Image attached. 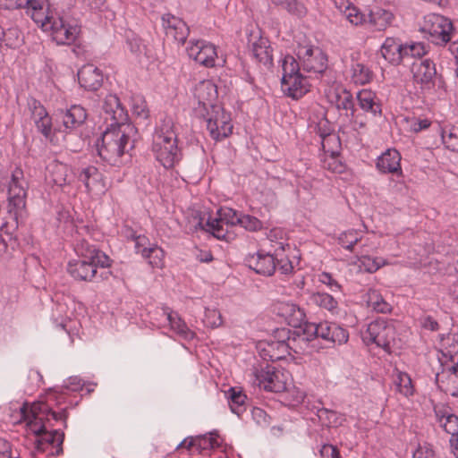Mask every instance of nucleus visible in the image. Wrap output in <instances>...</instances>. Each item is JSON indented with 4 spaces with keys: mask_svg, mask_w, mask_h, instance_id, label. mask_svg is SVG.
<instances>
[{
    "mask_svg": "<svg viewBox=\"0 0 458 458\" xmlns=\"http://www.w3.org/2000/svg\"><path fill=\"white\" fill-rule=\"evenodd\" d=\"M31 19L42 29L43 31L49 32L52 39L57 45H67L66 39L59 28L57 21L54 19V13L48 4L46 11L42 9L32 12Z\"/></svg>",
    "mask_w": 458,
    "mask_h": 458,
    "instance_id": "nucleus-14",
    "label": "nucleus"
},
{
    "mask_svg": "<svg viewBox=\"0 0 458 458\" xmlns=\"http://www.w3.org/2000/svg\"><path fill=\"white\" fill-rule=\"evenodd\" d=\"M87 117V110L80 105H73L66 110H60L56 114V122H60L62 126L55 128V131L63 132L75 130L85 123Z\"/></svg>",
    "mask_w": 458,
    "mask_h": 458,
    "instance_id": "nucleus-16",
    "label": "nucleus"
},
{
    "mask_svg": "<svg viewBox=\"0 0 458 458\" xmlns=\"http://www.w3.org/2000/svg\"><path fill=\"white\" fill-rule=\"evenodd\" d=\"M78 178L84 183L88 191H91L102 180V174L96 166L89 165L80 171Z\"/></svg>",
    "mask_w": 458,
    "mask_h": 458,
    "instance_id": "nucleus-34",
    "label": "nucleus"
},
{
    "mask_svg": "<svg viewBox=\"0 0 458 458\" xmlns=\"http://www.w3.org/2000/svg\"><path fill=\"white\" fill-rule=\"evenodd\" d=\"M403 44L394 38H386L383 43L380 53L382 56L391 64L398 65L401 64V51Z\"/></svg>",
    "mask_w": 458,
    "mask_h": 458,
    "instance_id": "nucleus-29",
    "label": "nucleus"
},
{
    "mask_svg": "<svg viewBox=\"0 0 458 458\" xmlns=\"http://www.w3.org/2000/svg\"><path fill=\"white\" fill-rule=\"evenodd\" d=\"M437 78L436 65L430 59L421 61L414 72V80L420 83L424 89H430L435 85Z\"/></svg>",
    "mask_w": 458,
    "mask_h": 458,
    "instance_id": "nucleus-25",
    "label": "nucleus"
},
{
    "mask_svg": "<svg viewBox=\"0 0 458 458\" xmlns=\"http://www.w3.org/2000/svg\"><path fill=\"white\" fill-rule=\"evenodd\" d=\"M252 55L259 63L266 66L273 64V49L267 38H260L252 44Z\"/></svg>",
    "mask_w": 458,
    "mask_h": 458,
    "instance_id": "nucleus-30",
    "label": "nucleus"
},
{
    "mask_svg": "<svg viewBox=\"0 0 458 458\" xmlns=\"http://www.w3.org/2000/svg\"><path fill=\"white\" fill-rule=\"evenodd\" d=\"M421 31L427 33L428 39L436 45H445L454 38L452 21L440 14L431 13L425 16Z\"/></svg>",
    "mask_w": 458,
    "mask_h": 458,
    "instance_id": "nucleus-8",
    "label": "nucleus"
},
{
    "mask_svg": "<svg viewBox=\"0 0 458 458\" xmlns=\"http://www.w3.org/2000/svg\"><path fill=\"white\" fill-rule=\"evenodd\" d=\"M284 9L291 14L301 18L306 15L307 8L299 0H289Z\"/></svg>",
    "mask_w": 458,
    "mask_h": 458,
    "instance_id": "nucleus-49",
    "label": "nucleus"
},
{
    "mask_svg": "<svg viewBox=\"0 0 458 458\" xmlns=\"http://www.w3.org/2000/svg\"><path fill=\"white\" fill-rule=\"evenodd\" d=\"M281 86L284 93L293 99L301 98L310 90L307 78L302 73L286 79L285 82L281 81Z\"/></svg>",
    "mask_w": 458,
    "mask_h": 458,
    "instance_id": "nucleus-24",
    "label": "nucleus"
},
{
    "mask_svg": "<svg viewBox=\"0 0 458 458\" xmlns=\"http://www.w3.org/2000/svg\"><path fill=\"white\" fill-rule=\"evenodd\" d=\"M161 22L167 36L171 35L175 41L182 44L186 41L190 30L182 20L170 13H165L162 15Z\"/></svg>",
    "mask_w": 458,
    "mask_h": 458,
    "instance_id": "nucleus-20",
    "label": "nucleus"
},
{
    "mask_svg": "<svg viewBox=\"0 0 458 458\" xmlns=\"http://www.w3.org/2000/svg\"><path fill=\"white\" fill-rule=\"evenodd\" d=\"M333 325L334 323H329L327 321L321 322L319 324L308 321L304 322L303 328L305 329V347L308 345L309 342L318 337L329 342L331 328L333 327Z\"/></svg>",
    "mask_w": 458,
    "mask_h": 458,
    "instance_id": "nucleus-26",
    "label": "nucleus"
},
{
    "mask_svg": "<svg viewBox=\"0 0 458 458\" xmlns=\"http://www.w3.org/2000/svg\"><path fill=\"white\" fill-rule=\"evenodd\" d=\"M206 321L208 326L211 327H218L222 325V316L219 311L216 310H208L206 312Z\"/></svg>",
    "mask_w": 458,
    "mask_h": 458,
    "instance_id": "nucleus-52",
    "label": "nucleus"
},
{
    "mask_svg": "<svg viewBox=\"0 0 458 458\" xmlns=\"http://www.w3.org/2000/svg\"><path fill=\"white\" fill-rule=\"evenodd\" d=\"M237 219H240V214L231 208H221L217 211V217H209L207 222L203 223V218L199 217V221L195 225L196 229L210 232L214 237L219 240L230 241L232 239L228 229H225L224 225H237Z\"/></svg>",
    "mask_w": 458,
    "mask_h": 458,
    "instance_id": "nucleus-7",
    "label": "nucleus"
},
{
    "mask_svg": "<svg viewBox=\"0 0 458 458\" xmlns=\"http://www.w3.org/2000/svg\"><path fill=\"white\" fill-rule=\"evenodd\" d=\"M349 339V333L347 329L342 327L341 326L334 323L333 327L331 328V335L329 342L332 344H337L339 345L347 343Z\"/></svg>",
    "mask_w": 458,
    "mask_h": 458,
    "instance_id": "nucleus-47",
    "label": "nucleus"
},
{
    "mask_svg": "<svg viewBox=\"0 0 458 458\" xmlns=\"http://www.w3.org/2000/svg\"><path fill=\"white\" fill-rule=\"evenodd\" d=\"M21 418L27 421L30 430L38 438L46 432L47 428L55 426L54 422L61 421L64 428H67L68 412L63 409L56 412L45 403H34L30 409L26 406L21 408Z\"/></svg>",
    "mask_w": 458,
    "mask_h": 458,
    "instance_id": "nucleus-5",
    "label": "nucleus"
},
{
    "mask_svg": "<svg viewBox=\"0 0 458 458\" xmlns=\"http://www.w3.org/2000/svg\"><path fill=\"white\" fill-rule=\"evenodd\" d=\"M448 409L449 408H445V407L435 408V410H434L435 414H436V417L437 418V420L440 423V425H442V423L446 420V417L448 415H452V413H450L448 411Z\"/></svg>",
    "mask_w": 458,
    "mask_h": 458,
    "instance_id": "nucleus-61",
    "label": "nucleus"
},
{
    "mask_svg": "<svg viewBox=\"0 0 458 458\" xmlns=\"http://www.w3.org/2000/svg\"><path fill=\"white\" fill-rule=\"evenodd\" d=\"M64 440V433L61 429H47L35 442L36 449L40 452L45 451V445H50L55 447V451L52 452V455H60L63 454V443Z\"/></svg>",
    "mask_w": 458,
    "mask_h": 458,
    "instance_id": "nucleus-23",
    "label": "nucleus"
},
{
    "mask_svg": "<svg viewBox=\"0 0 458 458\" xmlns=\"http://www.w3.org/2000/svg\"><path fill=\"white\" fill-rule=\"evenodd\" d=\"M420 326L422 328L429 331H437L439 324L431 316H425L420 318Z\"/></svg>",
    "mask_w": 458,
    "mask_h": 458,
    "instance_id": "nucleus-56",
    "label": "nucleus"
},
{
    "mask_svg": "<svg viewBox=\"0 0 458 458\" xmlns=\"http://www.w3.org/2000/svg\"><path fill=\"white\" fill-rule=\"evenodd\" d=\"M133 114L137 115L138 117L147 119L148 117V111L147 110L146 105L144 102H141L140 105L135 104L133 105L132 108Z\"/></svg>",
    "mask_w": 458,
    "mask_h": 458,
    "instance_id": "nucleus-60",
    "label": "nucleus"
},
{
    "mask_svg": "<svg viewBox=\"0 0 458 458\" xmlns=\"http://www.w3.org/2000/svg\"><path fill=\"white\" fill-rule=\"evenodd\" d=\"M152 151L156 159L166 169L174 167L182 158L177 140L154 138Z\"/></svg>",
    "mask_w": 458,
    "mask_h": 458,
    "instance_id": "nucleus-12",
    "label": "nucleus"
},
{
    "mask_svg": "<svg viewBox=\"0 0 458 458\" xmlns=\"http://www.w3.org/2000/svg\"><path fill=\"white\" fill-rule=\"evenodd\" d=\"M14 185L15 186H22L23 185L24 187L27 185V182L23 179V172L19 168H16L13 171L10 183H9V186H14Z\"/></svg>",
    "mask_w": 458,
    "mask_h": 458,
    "instance_id": "nucleus-57",
    "label": "nucleus"
},
{
    "mask_svg": "<svg viewBox=\"0 0 458 458\" xmlns=\"http://www.w3.org/2000/svg\"><path fill=\"white\" fill-rule=\"evenodd\" d=\"M401 53V63L409 61L411 58H420L426 54L423 43L412 42L403 44Z\"/></svg>",
    "mask_w": 458,
    "mask_h": 458,
    "instance_id": "nucleus-35",
    "label": "nucleus"
},
{
    "mask_svg": "<svg viewBox=\"0 0 458 458\" xmlns=\"http://www.w3.org/2000/svg\"><path fill=\"white\" fill-rule=\"evenodd\" d=\"M78 260H71L67 272L77 281L92 282L98 277V268L110 267L113 260L97 246L88 241H81L75 247Z\"/></svg>",
    "mask_w": 458,
    "mask_h": 458,
    "instance_id": "nucleus-3",
    "label": "nucleus"
},
{
    "mask_svg": "<svg viewBox=\"0 0 458 458\" xmlns=\"http://www.w3.org/2000/svg\"><path fill=\"white\" fill-rule=\"evenodd\" d=\"M82 380L78 377H71L68 378L64 387L70 391L76 392L82 388Z\"/></svg>",
    "mask_w": 458,
    "mask_h": 458,
    "instance_id": "nucleus-58",
    "label": "nucleus"
},
{
    "mask_svg": "<svg viewBox=\"0 0 458 458\" xmlns=\"http://www.w3.org/2000/svg\"><path fill=\"white\" fill-rule=\"evenodd\" d=\"M228 403L232 412L241 416L247 408V396L237 387H230L226 393Z\"/></svg>",
    "mask_w": 458,
    "mask_h": 458,
    "instance_id": "nucleus-31",
    "label": "nucleus"
},
{
    "mask_svg": "<svg viewBox=\"0 0 458 458\" xmlns=\"http://www.w3.org/2000/svg\"><path fill=\"white\" fill-rule=\"evenodd\" d=\"M187 53L190 58L205 67L216 66V48L209 42L205 40L191 41L187 47Z\"/></svg>",
    "mask_w": 458,
    "mask_h": 458,
    "instance_id": "nucleus-15",
    "label": "nucleus"
},
{
    "mask_svg": "<svg viewBox=\"0 0 458 458\" xmlns=\"http://www.w3.org/2000/svg\"><path fill=\"white\" fill-rule=\"evenodd\" d=\"M167 319L174 329H176L180 335H186L189 329L186 324L178 318L177 314H174L172 312L168 313Z\"/></svg>",
    "mask_w": 458,
    "mask_h": 458,
    "instance_id": "nucleus-51",
    "label": "nucleus"
},
{
    "mask_svg": "<svg viewBox=\"0 0 458 458\" xmlns=\"http://www.w3.org/2000/svg\"><path fill=\"white\" fill-rule=\"evenodd\" d=\"M312 301L331 312H335L338 307V301L331 294L327 293H317L311 296Z\"/></svg>",
    "mask_w": 458,
    "mask_h": 458,
    "instance_id": "nucleus-40",
    "label": "nucleus"
},
{
    "mask_svg": "<svg viewBox=\"0 0 458 458\" xmlns=\"http://www.w3.org/2000/svg\"><path fill=\"white\" fill-rule=\"evenodd\" d=\"M154 138H166V140H177V135L174 130L173 121L171 119L164 120L158 131H157Z\"/></svg>",
    "mask_w": 458,
    "mask_h": 458,
    "instance_id": "nucleus-46",
    "label": "nucleus"
},
{
    "mask_svg": "<svg viewBox=\"0 0 458 458\" xmlns=\"http://www.w3.org/2000/svg\"><path fill=\"white\" fill-rule=\"evenodd\" d=\"M430 124H431V123L428 119L417 120L412 124V130L415 132H419V131H420L422 130H425V129L428 128L430 126Z\"/></svg>",
    "mask_w": 458,
    "mask_h": 458,
    "instance_id": "nucleus-62",
    "label": "nucleus"
},
{
    "mask_svg": "<svg viewBox=\"0 0 458 458\" xmlns=\"http://www.w3.org/2000/svg\"><path fill=\"white\" fill-rule=\"evenodd\" d=\"M336 7L343 12V6L338 4V2L335 1ZM344 13L346 19L354 25L361 24L363 21L364 15L356 8L352 4L348 3L344 10Z\"/></svg>",
    "mask_w": 458,
    "mask_h": 458,
    "instance_id": "nucleus-41",
    "label": "nucleus"
},
{
    "mask_svg": "<svg viewBox=\"0 0 458 458\" xmlns=\"http://www.w3.org/2000/svg\"><path fill=\"white\" fill-rule=\"evenodd\" d=\"M247 266L254 270L257 274L270 276L276 269V257L269 253H264L263 251H258L255 254L249 255L245 259Z\"/></svg>",
    "mask_w": 458,
    "mask_h": 458,
    "instance_id": "nucleus-19",
    "label": "nucleus"
},
{
    "mask_svg": "<svg viewBox=\"0 0 458 458\" xmlns=\"http://www.w3.org/2000/svg\"><path fill=\"white\" fill-rule=\"evenodd\" d=\"M252 417L257 420L258 423L267 422V414L264 410L260 408L252 409Z\"/></svg>",
    "mask_w": 458,
    "mask_h": 458,
    "instance_id": "nucleus-63",
    "label": "nucleus"
},
{
    "mask_svg": "<svg viewBox=\"0 0 458 458\" xmlns=\"http://www.w3.org/2000/svg\"><path fill=\"white\" fill-rule=\"evenodd\" d=\"M352 80L356 84L364 85L371 81L373 72L371 70L360 63H355L352 66Z\"/></svg>",
    "mask_w": 458,
    "mask_h": 458,
    "instance_id": "nucleus-38",
    "label": "nucleus"
},
{
    "mask_svg": "<svg viewBox=\"0 0 458 458\" xmlns=\"http://www.w3.org/2000/svg\"><path fill=\"white\" fill-rule=\"evenodd\" d=\"M7 3L5 4L6 9H21L25 8L27 0H5Z\"/></svg>",
    "mask_w": 458,
    "mask_h": 458,
    "instance_id": "nucleus-64",
    "label": "nucleus"
},
{
    "mask_svg": "<svg viewBox=\"0 0 458 458\" xmlns=\"http://www.w3.org/2000/svg\"><path fill=\"white\" fill-rule=\"evenodd\" d=\"M354 98L349 90L342 89L340 92L335 94V105L336 108L341 110L348 111V108L352 107V103Z\"/></svg>",
    "mask_w": 458,
    "mask_h": 458,
    "instance_id": "nucleus-48",
    "label": "nucleus"
},
{
    "mask_svg": "<svg viewBox=\"0 0 458 458\" xmlns=\"http://www.w3.org/2000/svg\"><path fill=\"white\" fill-rule=\"evenodd\" d=\"M276 269L283 275H289L293 272V267L288 258H276Z\"/></svg>",
    "mask_w": 458,
    "mask_h": 458,
    "instance_id": "nucleus-54",
    "label": "nucleus"
},
{
    "mask_svg": "<svg viewBox=\"0 0 458 458\" xmlns=\"http://www.w3.org/2000/svg\"><path fill=\"white\" fill-rule=\"evenodd\" d=\"M141 256L148 259V263L153 267H160L163 265V259L165 257L164 250L157 245L144 247L141 250Z\"/></svg>",
    "mask_w": 458,
    "mask_h": 458,
    "instance_id": "nucleus-36",
    "label": "nucleus"
},
{
    "mask_svg": "<svg viewBox=\"0 0 458 458\" xmlns=\"http://www.w3.org/2000/svg\"><path fill=\"white\" fill-rule=\"evenodd\" d=\"M360 240L357 231L349 230L342 233L338 237V242L345 250H353L355 244Z\"/></svg>",
    "mask_w": 458,
    "mask_h": 458,
    "instance_id": "nucleus-44",
    "label": "nucleus"
},
{
    "mask_svg": "<svg viewBox=\"0 0 458 458\" xmlns=\"http://www.w3.org/2000/svg\"><path fill=\"white\" fill-rule=\"evenodd\" d=\"M441 427L446 433L452 435L450 444L454 454L458 458V416L454 413L448 415Z\"/></svg>",
    "mask_w": 458,
    "mask_h": 458,
    "instance_id": "nucleus-33",
    "label": "nucleus"
},
{
    "mask_svg": "<svg viewBox=\"0 0 458 458\" xmlns=\"http://www.w3.org/2000/svg\"><path fill=\"white\" fill-rule=\"evenodd\" d=\"M357 101L359 106L367 113L371 114L374 117L381 115L382 108L376 93L371 90L362 89L357 93Z\"/></svg>",
    "mask_w": 458,
    "mask_h": 458,
    "instance_id": "nucleus-27",
    "label": "nucleus"
},
{
    "mask_svg": "<svg viewBox=\"0 0 458 458\" xmlns=\"http://www.w3.org/2000/svg\"><path fill=\"white\" fill-rule=\"evenodd\" d=\"M385 265L382 258H372L370 256H362L360 259V267L368 273H374Z\"/></svg>",
    "mask_w": 458,
    "mask_h": 458,
    "instance_id": "nucleus-45",
    "label": "nucleus"
},
{
    "mask_svg": "<svg viewBox=\"0 0 458 458\" xmlns=\"http://www.w3.org/2000/svg\"><path fill=\"white\" fill-rule=\"evenodd\" d=\"M29 108L31 111V118L37 130L46 138L49 139L52 134V117L40 101L31 98L29 103Z\"/></svg>",
    "mask_w": 458,
    "mask_h": 458,
    "instance_id": "nucleus-18",
    "label": "nucleus"
},
{
    "mask_svg": "<svg viewBox=\"0 0 458 458\" xmlns=\"http://www.w3.org/2000/svg\"><path fill=\"white\" fill-rule=\"evenodd\" d=\"M254 376L258 386L267 392L281 393L286 388L282 378L284 375L276 367L267 363L265 367L255 369Z\"/></svg>",
    "mask_w": 458,
    "mask_h": 458,
    "instance_id": "nucleus-13",
    "label": "nucleus"
},
{
    "mask_svg": "<svg viewBox=\"0 0 458 458\" xmlns=\"http://www.w3.org/2000/svg\"><path fill=\"white\" fill-rule=\"evenodd\" d=\"M399 383L398 387L399 391L403 394L405 396L411 395L413 393L411 379L406 373H401L398 377Z\"/></svg>",
    "mask_w": 458,
    "mask_h": 458,
    "instance_id": "nucleus-50",
    "label": "nucleus"
},
{
    "mask_svg": "<svg viewBox=\"0 0 458 458\" xmlns=\"http://www.w3.org/2000/svg\"><path fill=\"white\" fill-rule=\"evenodd\" d=\"M195 98L205 111L202 116L207 123L210 137L216 141L228 137L232 133L233 125L230 123V115L221 106L216 104V86L210 81H200L195 88Z\"/></svg>",
    "mask_w": 458,
    "mask_h": 458,
    "instance_id": "nucleus-1",
    "label": "nucleus"
},
{
    "mask_svg": "<svg viewBox=\"0 0 458 458\" xmlns=\"http://www.w3.org/2000/svg\"><path fill=\"white\" fill-rule=\"evenodd\" d=\"M282 69L283 77L281 81H285L286 79L301 73V63L300 64L293 55H287L283 59Z\"/></svg>",
    "mask_w": 458,
    "mask_h": 458,
    "instance_id": "nucleus-37",
    "label": "nucleus"
},
{
    "mask_svg": "<svg viewBox=\"0 0 458 458\" xmlns=\"http://www.w3.org/2000/svg\"><path fill=\"white\" fill-rule=\"evenodd\" d=\"M9 215L0 226V260L8 261L19 247L16 232L19 226L18 216L25 208L26 190L22 186H9Z\"/></svg>",
    "mask_w": 458,
    "mask_h": 458,
    "instance_id": "nucleus-2",
    "label": "nucleus"
},
{
    "mask_svg": "<svg viewBox=\"0 0 458 458\" xmlns=\"http://www.w3.org/2000/svg\"><path fill=\"white\" fill-rule=\"evenodd\" d=\"M296 55L301 62L302 71L322 74L327 68V56L318 47L299 45Z\"/></svg>",
    "mask_w": 458,
    "mask_h": 458,
    "instance_id": "nucleus-10",
    "label": "nucleus"
},
{
    "mask_svg": "<svg viewBox=\"0 0 458 458\" xmlns=\"http://www.w3.org/2000/svg\"><path fill=\"white\" fill-rule=\"evenodd\" d=\"M368 305L378 313L390 312L391 305L376 290H370L368 293Z\"/></svg>",
    "mask_w": 458,
    "mask_h": 458,
    "instance_id": "nucleus-39",
    "label": "nucleus"
},
{
    "mask_svg": "<svg viewBox=\"0 0 458 458\" xmlns=\"http://www.w3.org/2000/svg\"><path fill=\"white\" fill-rule=\"evenodd\" d=\"M394 16L387 10L377 7L371 10L369 14V21L377 30H385L393 21Z\"/></svg>",
    "mask_w": 458,
    "mask_h": 458,
    "instance_id": "nucleus-32",
    "label": "nucleus"
},
{
    "mask_svg": "<svg viewBox=\"0 0 458 458\" xmlns=\"http://www.w3.org/2000/svg\"><path fill=\"white\" fill-rule=\"evenodd\" d=\"M152 246L149 243V240L144 235L135 236V249L137 253L141 254V250L144 247Z\"/></svg>",
    "mask_w": 458,
    "mask_h": 458,
    "instance_id": "nucleus-59",
    "label": "nucleus"
},
{
    "mask_svg": "<svg viewBox=\"0 0 458 458\" xmlns=\"http://www.w3.org/2000/svg\"><path fill=\"white\" fill-rule=\"evenodd\" d=\"M319 453L322 458H341L338 448L330 444L323 445Z\"/></svg>",
    "mask_w": 458,
    "mask_h": 458,
    "instance_id": "nucleus-53",
    "label": "nucleus"
},
{
    "mask_svg": "<svg viewBox=\"0 0 458 458\" xmlns=\"http://www.w3.org/2000/svg\"><path fill=\"white\" fill-rule=\"evenodd\" d=\"M395 339V327L392 321L377 318L368 325L362 340L367 344H375L386 352H391V344Z\"/></svg>",
    "mask_w": 458,
    "mask_h": 458,
    "instance_id": "nucleus-9",
    "label": "nucleus"
},
{
    "mask_svg": "<svg viewBox=\"0 0 458 458\" xmlns=\"http://www.w3.org/2000/svg\"><path fill=\"white\" fill-rule=\"evenodd\" d=\"M442 140L446 148L454 152H458V128L451 127L442 131Z\"/></svg>",
    "mask_w": 458,
    "mask_h": 458,
    "instance_id": "nucleus-42",
    "label": "nucleus"
},
{
    "mask_svg": "<svg viewBox=\"0 0 458 458\" xmlns=\"http://www.w3.org/2000/svg\"><path fill=\"white\" fill-rule=\"evenodd\" d=\"M78 81L81 87L87 90L96 91L103 83V74L101 70L93 64H86L78 72Z\"/></svg>",
    "mask_w": 458,
    "mask_h": 458,
    "instance_id": "nucleus-21",
    "label": "nucleus"
},
{
    "mask_svg": "<svg viewBox=\"0 0 458 458\" xmlns=\"http://www.w3.org/2000/svg\"><path fill=\"white\" fill-rule=\"evenodd\" d=\"M236 222L241 227L250 232H256L263 227L262 222L250 215L240 214V219H237Z\"/></svg>",
    "mask_w": 458,
    "mask_h": 458,
    "instance_id": "nucleus-43",
    "label": "nucleus"
},
{
    "mask_svg": "<svg viewBox=\"0 0 458 458\" xmlns=\"http://www.w3.org/2000/svg\"><path fill=\"white\" fill-rule=\"evenodd\" d=\"M279 314L284 317L291 327H301L304 324L305 313L299 306L293 303L283 302L278 307Z\"/></svg>",
    "mask_w": 458,
    "mask_h": 458,
    "instance_id": "nucleus-28",
    "label": "nucleus"
},
{
    "mask_svg": "<svg viewBox=\"0 0 458 458\" xmlns=\"http://www.w3.org/2000/svg\"><path fill=\"white\" fill-rule=\"evenodd\" d=\"M401 155L396 149H387L377 160V168L383 174L403 175Z\"/></svg>",
    "mask_w": 458,
    "mask_h": 458,
    "instance_id": "nucleus-22",
    "label": "nucleus"
},
{
    "mask_svg": "<svg viewBox=\"0 0 458 458\" xmlns=\"http://www.w3.org/2000/svg\"><path fill=\"white\" fill-rule=\"evenodd\" d=\"M320 282L328 285L333 293L341 291V285L332 277L329 273H323L320 276Z\"/></svg>",
    "mask_w": 458,
    "mask_h": 458,
    "instance_id": "nucleus-55",
    "label": "nucleus"
},
{
    "mask_svg": "<svg viewBox=\"0 0 458 458\" xmlns=\"http://www.w3.org/2000/svg\"><path fill=\"white\" fill-rule=\"evenodd\" d=\"M126 126H106L95 143L98 156L111 165H119L120 158L134 148Z\"/></svg>",
    "mask_w": 458,
    "mask_h": 458,
    "instance_id": "nucleus-4",
    "label": "nucleus"
},
{
    "mask_svg": "<svg viewBox=\"0 0 458 458\" xmlns=\"http://www.w3.org/2000/svg\"><path fill=\"white\" fill-rule=\"evenodd\" d=\"M77 0H48V4L57 21L67 45L75 43L81 31V21L75 17Z\"/></svg>",
    "mask_w": 458,
    "mask_h": 458,
    "instance_id": "nucleus-6",
    "label": "nucleus"
},
{
    "mask_svg": "<svg viewBox=\"0 0 458 458\" xmlns=\"http://www.w3.org/2000/svg\"><path fill=\"white\" fill-rule=\"evenodd\" d=\"M290 328L277 329L276 332V338L277 343L282 346L285 347L295 353H300L305 349V329L303 325L301 327H292Z\"/></svg>",
    "mask_w": 458,
    "mask_h": 458,
    "instance_id": "nucleus-17",
    "label": "nucleus"
},
{
    "mask_svg": "<svg viewBox=\"0 0 458 458\" xmlns=\"http://www.w3.org/2000/svg\"><path fill=\"white\" fill-rule=\"evenodd\" d=\"M102 110L106 122L110 121L107 126H126L129 130L134 129L127 123L129 120L128 111L117 95H106L102 104Z\"/></svg>",
    "mask_w": 458,
    "mask_h": 458,
    "instance_id": "nucleus-11",
    "label": "nucleus"
}]
</instances>
